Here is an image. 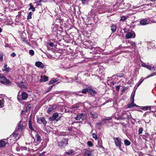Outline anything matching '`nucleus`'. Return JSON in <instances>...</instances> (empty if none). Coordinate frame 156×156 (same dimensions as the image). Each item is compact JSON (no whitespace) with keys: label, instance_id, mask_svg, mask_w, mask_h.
Here are the masks:
<instances>
[{"label":"nucleus","instance_id":"obj_1","mask_svg":"<svg viewBox=\"0 0 156 156\" xmlns=\"http://www.w3.org/2000/svg\"><path fill=\"white\" fill-rule=\"evenodd\" d=\"M112 118H114L116 119H129L132 118V116L130 113L127 111H124L122 112L120 115L118 117L116 116L112 117Z\"/></svg>","mask_w":156,"mask_h":156},{"label":"nucleus","instance_id":"obj_2","mask_svg":"<svg viewBox=\"0 0 156 156\" xmlns=\"http://www.w3.org/2000/svg\"><path fill=\"white\" fill-rule=\"evenodd\" d=\"M68 140L67 138H65L58 142V144L59 147L60 149H63L68 144Z\"/></svg>","mask_w":156,"mask_h":156},{"label":"nucleus","instance_id":"obj_3","mask_svg":"<svg viewBox=\"0 0 156 156\" xmlns=\"http://www.w3.org/2000/svg\"><path fill=\"white\" fill-rule=\"evenodd\" d=\"M113 140L115 142V146L118 147L119 149L121 150H122L121 147V139L119 137H114Z\"/></svg>","mask_w":156,"mask_h":156},{"label":"nucleus","instance_id":"obj_4","mask_svg":"<svg viewBox=\"0 0 156 156\" xmlns=\"http://www.w3.org/2000/svg\"><path fill=\"white\" fill-rule=\"evenodd\" d=\"M0 81L2 83L5 85H7L10 83L9 80H8L2 74H0Z\"/></svg>","mask_w":156,"mask_h":156},{"label":"nucleus","instance_id":"obj_5","mask_svg":"<svg viewBox=\"0 0 156 156\" xmlns=\"http://www.w3.org/2000/svg\"><path fill=\"white\" fill-rule=\"evenodd\" d=\"M37 121L39 124H43L44 126H46L47 123V122L44 117H38Z\"/></svg>","mask_w":156,"mask_h":156},{"label":"nucleus","instance_id":"obj_6","mask_svg":"<svg viewBox=\"0 0 156 156\" xmlns=\"http://www.w3.org/2000/svg\"><path fill=\"white\" fill-rule=\"evenodd\" d=\"M136 34L133 31L131 32H128L126 34L125 37L126 39H129L130 38H134L135 37Z\"/></svg>","mask_w":156,"mask_h":156},{"label":"nucleus","instance_id":"obj_7","mask_svg":"<svg viewBox=\"0 0 156 156\" xmlns=\"http://www.w3.org/2000/svg\"><path fill=\"white\" fill-rule=\"evenodd\" d=\"M24 129V126L23 124V122L20 121L17 124V128H16L18 131H21Z\"/></svg>","mask_w":156,"mask_h":156},{"label":"nucleus","instance_id":"obj_8","mask_svg":"<svg viewBox=\"0 0 156 156\" xmlns=\"http://www.w3.org/2000/svg\"><path fill=\"white\" fill-rule=\"evenodd\" d=\"M133 97H131L130 100L131 101V103L130 104H129L128 105V108H131L132 107H138V106L136 104L134 103V97H133V95H132Z\"/></svg>","mask_w":156,"mask_h":156},{"label":"nucleus","instance_id":"obj_9","mask_svg":"<svg viewBox=\"0 0 156 156\" xmlns=\"http://www.w3.org/2000/svg\"><path fill=\"white\" fill-rule=\"evenodd\" d=\"M85 118V115L83 113L78 114L76 117L75 118L76 120H80L82 119L83 120Z\"/></svg>","mask_w":156,"mask_h":156},{"label":"nucleus","instance_id":"obj_10","mask_svg":"<svg viewBox=\"0 0 156 156\" xmlns=\"http://www.w3.org/2000/svg\"><path fill=\"white\" fill-rule=\"evenodd\" d=\"M150 23V20L147 19H142L140 22V24L141 25H145Z\"/></svg>","mask_w":156,"mask_h":156},{"label":"nucleus","instance_id":"obj_11","mask_svg":"<svg viewBox=\"0 0 156 156\" xmlns=\"http://www.w3.org/2000/svg\"><path fill=\"white\" fill-rule=\"evenodd\" d=\"M88 92L89 94L93 96H94L97 94L95 90H93L90 87H88Z\"/></svg>","mask_w":156,"mask_h":156},{"label":"nucleus","instance_id":"obj_12","mask_svg":"<svg viewBox=\"0 0 156 156\" xmlns=\"http://www.w3.org/2000/svg\"><path fill=\"white\" fill-rule=\"evenodd\" d=\"M35 65L37 67L41 69H43L44 67V64L41 62L39 61L36 62Z\"/></svg>","mask_w":156,"mask_h":156},{"label":"nucleus","instance_id":"obj_13","mask_svg":"<svg viewBox=\"0 0 156 156\" xmlns=\"http://www.w3.org/2000/svg\"><path fill=\"white\" fill-rule=\"evenodd\" d=\"M21 99L23 100L27 99L28 97V94L25 92H23L21 94Z\"/></svg>","mask_w":156,"mask_h":156},{"label":"nucleus","instance_id":"obj_14","mask_svg":"<svg viewBox=\"0 0 156 156\" xmlns=\"http://www.w3.org/2000/svg\"><path fill=\"white\" fill-rule=\"evenodd\" d=\"M48 78L47 76H41V78L40 80V82H45L48 81Z\"/></svg>","mask_w":156,"mask_h":156},{"label":"nucleus","instance_id":"obj_15","mask_svg":"<svg viewBox=\"0 0 156 156\" xmlns=\"http://www.w3.org/2000/svg\"><path fill=\"white\" fill-rule=\"evenodd\" d=\"M90 114L92 116V118L93 119H96L98 117V114L95 112H90Z\"/></svg>","mask_w":156,"mask_h":156},{"label":"nucleus","instance_id":"obj_16","mask_svg":"<svg viewBox=\"0 0 156 156\" xmlns=\"http://www.w3.org/2000/svg\"><path fill=\"white\" fill-rule=\"evenodd\" d=\"M31 105L30 103H27L25 105V107L26 108V111L28 112L30 111V109L31 108Z\"/></svg>","mask_w":156,"mask_h":156},{"label":"nucleus","instance_id":"obj_17","mask_svg":"<svg viewBox=\"0 0 156 156\" xmlns=\"http://www.w3.org/2000/svg\"><path fill=\"white\" fill-rule=\"evenodd\" d=\"M35 137L36 138L37 141L40 143L42 140L41 136L38 133H37Z\"/></svg>","mask_w":156,"mask_h":156},{"label":"nucleus","instance_id":"obj_18","mask_svg":"<svg viewBox=\"0 0 156 156\" xmlns=\"http://www.w3.org/2000/svg\"><path fill=\"white\" fill-rule=\"evenodd\" d=\"M7 65L6 64H5L4 66V69H3L2 70L3 71H5L6 72H9L10 70V68L9 67H7Z\"/></svg>","mask_w":156,"mask_h":156},{"label":"nucleus","instance_id":"obj_19","mask_svg":"<svg viewBox=\"0 0 156 156\" xmlns=\"http://www.w3.org/2000/svg\"><path fill=\"white\" fill-rule=\"evenodd\" d=\"M111 30L112 31V33H114L116 29V26L114 24H112L111 26Z\"/></svg>","mask_w":156,"mask_h":156},{"label":"nucleus","instance_id":"obj_20","mask_svg":"<svg viewBox=\"0 0 156 156\" xmlns=\"http://www.w3.org/2000/svg\"><path fill=\"white\" fill-rule=\"evenodd\" d=\"M58 80L57 79V78L52 79L50 81L48 84V85L52 84L57 82Z\"/></svg>","mask_w":156,"mask_h":156},{"label":"nucleus","instance_id":"obj_21","mask_svg":"<svg viewBox=\"0 0 156 156\" xmlns=\"http://www.w3.org/2000/svg\"><path fill=\"white\" fill-rule=\"evenodd\" d=\"M19 132L16 129L15 131L11 135V136H12L13 137H14L15 138L18 135Z\"/></svg>","mask_w":156,"mask_h":156},{"label":"nucleus","instance_id":"obj_22","mask_svg":"<svg viewBox=\"0 0 156 156\" xmlns=\"http://www.w3.org/2000/svg\"><path fill=\"white\" fill-rule=\"evenodd\" d=\"M84 156H92L90 151L89 150L86 151Z\"/></svg>","mask_w":156,"mask_h":156},{"label":"nucleus","instance_id":"obj_23","mask_svg":"<svg viewBox=\"0 0 156 156\" xmlns=\"http://www.w3.org/2000/svg\"><path fill=\"white\" fill-rule=\"evenodd\" d=\"M4 101L2 98H0V108H2L4 106Z\"/></svg>","mask_w":156,"mask_h":156},{"label":"nucleus","instance_id":"obj_24","mask_svg":"<svg viewBox=\"0 0 156 156\" xmlns=\"http://www.w3.org/2000/svg\"><path fill=\"white\" fill-rule=\"evenodd\" d=\"M28 126L29 128L31 130H34V129L32 127L31 122V119H30L28 123Z\"/></svg>","mask_w":156,"mask_h":156},{"label":"nucleus","instance_id":"obj_25","mask_svg":"<svg viewBox=\"0 0 156 156\" xmlns=\"http://www.w3.org/2000/svg\"><path fill=\"white\" fill-rule=\"evenodd\" d=\"M151 108L150 106H143L141 107V109L142 110H150L151 109Z\"/></svg>","mask_w":156,"mask_h":156},{"label":"nucleus","instance_id":"obj_26","mask_svg":"<svg viewBox=\"0 0 156 156\" xmlns=\"http://www.w3.org/2000/svg\"><path fill=\"white\" fill-rule=\"evenodd\" d=\"M6 145V143L3 140H1L0 141V147H3Z\"/></svg>","mask_w":156,"mask_h":156},{"label":"nucleus","instance_id":"obj_27","mask_svg":"<svg viewBox=\"0 0 156 156\" xmlns=\"http://www.w3.org/2000/svg\"><path fill=\"white\" fill-rule=\"evenodd\" d=\"M74 152V151L73 150L70 149L68 150L67 152H66V154L68 155L72 154Z\"/></svg>","mask_w":156,"mask_h":156},{"label":"nucleus","instance_id":"obj_28","mask_svg":"<svg viewBox=\"0 0 156 156\" xmlns=\"http://www.w3.org/2000/svg\"><path fill=\"white\" fill-rule=\"evenodd\" d=\"M53 109H54L53 106L51 105L48 108L47 112L48 113H49L50 112H52L53 110Z\"/></svg>","mask_w":156,"mask_h":156},{"label":"nucleus","instance_id":"obj_29","mask_svg":"<svg viewBox=\"0 0 156 156\" xmlns=\"http://www.w3.org/2000/svg\"><path fill=\"white\" fill-rule=\"evenodd\" d=\"M88 87L83 89L82 90L81 92H82V93L83 94H86L87 92H88Z\"/></svg>","mask_w":156,"mask_h":156},{"label":"nucleus","instance_id":"obj_30","mask_svg":"<svg viewBox=\"0 0 156 156\" xmlns=\"http://www.w3.org/2000/svg\"><path fill=\"white\" fill-rule=\"evenodd\" d=\"M30 6V8H29V10L31 9L32 11V12H34L35 11V8L33 6V5L31 3H30L29 5Z\"/></svg>","mask_w":156,"mask_h":156},{"label":"nucleus","instance_id":"obj_31","mask_svg":"<svg viewBox=\"0 0 156 156\" xmlns=\"http://www.w3.org/2000/svg\"><path fill=\"white\" fill-rule=\"evenodd\" d=\"M137 87H134L133 89V91L131 94V97H133L132 95H133V97H134L136 91V90L137 89Z\"/></svg>","mask_w":156,"mask_h":156},{"label":"nucleus","instance_id":"obj_32","mask_svg":"<svg viewBox=\"0 0 156 156\" xmlns=\"http://www.w3.org/2000/svg\"><path fill=\"white\" fill-rule=\"evenodd\" d=\"M124 143L126 146H129L130 144V142L127 140H125Z\"/></svg>","mask_w":156,"mask_h":156},{"label":"nucleus","instance_id":"obj_33","mask_svg":"<svg viewBox=\"0 0 156 156\" xmlns=\"http://www.w3.org/2000/svg\"><path fill=\"white\" fill-rule=\"evenodd\" d=\"M58 113L57 112H55L52 115V116L55 119H56V118H58Z\"/></svg>","mask_w":156,"mask_h":156},{"label":"nucleus","instance_id":"obj_34","mask_svg":"<svg viewBox=\"0 0 156 156\" xmlns=\"http://www.w3.org/2000/svg\"><path fill=\"white\" fill-rule=\"evenodd\" d=\"M98 145L99 147H102V141L101 140H98Z\"/></svg>","mask_w":156,"mask_h":156},{"label":"nucleus","instance_id":"obj_35","mask_svg":"<svg viewBox=\"0 0 156 156\" xmlns=\"http://www.w3.org/2000/svg\"><path fill=\"white\" fill-rule=\"evenodd\" d=\"M115 76H116L119 77H121L123 76V74L122 73H118L115 75H114L112 77H114Z\"/></svg>","mask_w":156,"mask_h":156},{"label":"nucleus","instance_id":"obj_36","mask_svg":"<svg viewBox=\"0 0 156 156\" xmlns=\"http://www.w3.org/2000/svg\"><path fill=\"white\" fill-rule=\"evenodd\" d=\"M144 79L143 78H142L139 80V82L137 83V87H139L141 84L142 83V82L144 80Z\"/></svg>","mask_w":156,"mask_h":156},{"label":"nucleus","instance_id":"obj_37","mask_svg":"<svg viewBox=\"0 0 156 156\" xmlns=\"http://www.w3.org/2000/svg\"><path fill=\"white\" fill-rule=\"evenodd\" d=\"M19 86L21 88H25L26 87L25 84L23 83H21L19 84Z\"/></svg>","mask_w":156,"mask_h":156},{"label":"nucleus","instance_id":"obj_38","mask_svg":"<svg viewBox=\"0 0 156 156\" xmlns=\"http://www.w3.org/2000/svg\"><path fill=\"white\" fill-rule=\"evenodd\" d=\"M146 68L149 70H152L153 69H154V66H152L151 65H148V66H147Z\"/></svg>","mask_w":156,"mask_h":156},{"label":"nucleus","instance_id":"obj_39","mask_svg":"<svg viewBox=\"0 0 156 156\" xmlns=\"http://www.w3.org/2000/svg\"><path fill=\"white\" fill-rule=\"evenodd\" d=\"M3 61V54L2 53L0 52V62H2Z\"/></svg>","mask_w":156,"mask_h":156},{"label":"nucleus","instance_id":"obj_40","mask_svg":"<svg viewBox=\"0 0 156 156\" xmlns=\"http://www.w3.org/2000/svg\"><path fill=\"white\" fill-rule=\"evenodd\" d=\"M32 13L31 12H29L28 16L27 17V19H31L32 18Z\"/></svg>","mask_w":156,"mask_h":156},{"label":"nucleus","instance_id":"obj_41","mask_svg":"<svg viewBox=\"0 0 156 156\" xmlns=\"http://www.w3.org/2000/svg\"><path fill=\"white\" fill-rule=\"evenodd\" d=\"M129 43L131 44V46L135 48L136 47V44H135V42L131 41H130V42Z\"/></svg>","mask_w":156,"mask_h":156},{"label":"nucleus","instance_id":"obj_42","mask_svg":"<svg viewBox=\"0 0 156 156\" xmlns=\"http://www.w3.org/2000/svg\"><path fill=\"white\" fill-rule=\"evenodd\" d=\"M29 54L32 56H33L34 55V51L32 50H30L29 51Z\"/></svg>","mask_w":156,"mask_h":156},{"label":"nucleus","instance_id":"obj_43","mask_svg":"<svg viewBox=\"0 0 156 156\" xmlns=\"http://www.w3.org/2000/svg\"><path fill=\"white\" fill-rule=\"evenodd\" d=\"M143 129L142 127L140 128L138 130V134H140L142 133Z\"/></svg>","mask_w":156,"mask_h":156},{"label":"nucleus","instance_id":"obj_44","mask_svg":"<svg viewBox=\"0 0 156 156\" xmlns=\"http://www.w3.org/2000/svg\"><path fill=\"white\" fill-rule=\"evenodd\" d=\"M102 125V122H97L96 124V127H99Z\"/></svg>","mask_w":156,"mask_h":156},{"label":"nucleus","instance_id":"obj_45","mask_svg":"<svg viewBox=\"0 0 156 156\" xmlns=\"http://www.w3.org/2000/svg\"><path fill=\"white\" fill-rule=\"evenodd\" d=\"M92 137L95 140H97L98 139L97 135L95 133H93L92 134Z\"/></svg>","mask_w":156,"mask_h":156},{"label":"nucleus","instance_id":"obj_46","mask_svg":"<svg viewBox=\"0 0 156 156\" xmlns=\"http://www.w3.org/2000/svg\"><path fill=\"white\" fill-rule=\"evenodd\" d=\"M87 144L89 147H92L93 145L92 142L90 141H88L87 142Z\"/></svg>","mask_w":156,"mask_h":156},{"label":"nucleus","instance_id":"obj_47","mask_svg":"<svg viewBox=\"0 0 156 156\" xmlns=\"http://www.w3.org/2000/svg\"><path fill=\"white\" fill-rule=\"evenodd\" d=\"M54 85H53L52 86H51L49 87L48 88L47 91V92H48L50 91L52 88L53 87V86Z\"/></svg>","mask_w":156,"mask_h":156},{"label":"nucleus","instance_id":"obj_48","mask_svg":"<svg viewBox=\"0 0 156 156\" xmlns=\"http://www.w3.org/2000/svg\"><path fill=\"white\" fill-rule=\"evenodd\" d=\"M127 19V18L125 16H122L121 17V20L124 21Z\"/></svg>","mask_w":156,"mask_h":156},{"label":"nucleus","instance_id":"obj_49","mask_svg":"<svg viewBox=\"0 0 156 156\" xmlns=\"http://www.w3.org/2000/svg\"><path fill=\"white\" fill-rule=\"evenodd\" d=\"M62 117V114L61 113H59L58 114V118L57 119H56V120L57 121L58 120H59Z\"/></svg>","mask_w":156,"mask_h":156},{"label":"nucleus","instance_id":"obj_50","mask_svg":"<svg viewBox=\"0 0 156 156\" xmlns=\"http://www.w3.org/2000/svg\"><path fill=\"white\" fill-rule=\"evenodd\" d=\"M20 92H19L17 95V99L19 101L21 100V98H20Z\"/></svg>","mask_w":156,"mask_h":156},{"label":"nucleus","instance_id":"obj_51","mask_svg":"<svg viewBox=\"0 0 156 156\" xmlns=\"http://www.w3.org/2000/svg\"><path fill=\"white\" fill-rule=\"evenodd\" d=\"M155 74H154V73H152L151 74H150V75H149V76H147V78H149V77H151V76H153L154 75H155Z\"/></svg>","mask_w":156,"mask_h":156},{"label":"nucleus","instance_id":"obj_52","mask_svg":"<svg viewBox=\"0 0 156 156\" xmlns=\"http://www.w3.org/2000/svg\"><path fill=\"white\" fill-rule=\"evenodd\" d=\"M55 120V119L53 116L49 118V120L50 121H52Z\"/></svg>","mask_w":156,"mask_h":156},{"label":"nucleus","instance_id":"obj_53","mask_svg":"<svg viewBox=\"0 0 156 156\" xmlns=\"http://www.w3.org/2000/svg\"><path fill=\"white\" fill-rule=\"evenodd\" d=\"M120 87V85L117 86L116 87V89L118 91H119V90Z\"/></svg>","mask_w":156,"mask_h":156},{"label":"nucleus","instance_id":"obj_54","mask_svg":"<svg viewBox=\"0 0 156 156\" xmlns=\"http://www.w3.org/2000/svg\"><path fill=\"white\" fill-rule=\"evenodd\" d=\"M147 65H146L144 63H143L142 64V66L146 68Z\"/></svg>","mask_w":156,"mask_h":156},{"label":"nucleus","instance_id":"obj_55","mask_svg":"<svg viewBox=\"0 0 156 156\" xmlns=\"http://www.w3.org/2000/svg\"><path fill=\"white\" fill-rule=\"evenodd\" d=\"M54 45V44L53 43L51 42L49 44V45L51 47H52Z\"/></svg>","mask_w":156,"mask_h":156},{"label":"nucleus","instance_id":"obj_56","mask_svg":"<svg viewBox=\"0 0 156 156\" xmlns=\"http://www.w3.org/2000/svg\"><path fill=\"white\" fill-rule=\"evenodd\" d=\"M16 55V54L13 52V53H12L11 54V56H12V57H14Z\"/></svg>","mask_w":156,"mask_h":156},{"label":"nucleus","instance_id":"obj_57","mask_svg":"<svg viewBox=\"0 0 156 156\" xmlns=\"http://www.w3.org/2000/svg\"><path fill=\"white\" fill-rule=\"evenodd\" d=\"M79 106H73L72 107V109H73V108H79Z\"/></svg>","mask_w":156,"mask_h":156},{"label":"nucleus","instance_id":"obj_58","mask_svg":"<svg viewBox=\"0 0 156 156\" xmlns=\"http://www.w3.org/2000/svg\"><path fill=\"white\" fill-rule=\"evenodd\" d=\"M112 118L111 117H108L107 118H106L105 119L106 120H108L110 119H112Z\"/></svg>","mask_w":156,"mask_h":156},{"label":"nucleus","instance_id":"obj_59","mask_svg":"<svg viewBox=\"0 0 156 156\" xmlns=\"http://www.w3.org/2000/svg\"><path fill=\"white\" fill-rule=\"evenodd\" d=\"M80 0L82 2V3H83V2H85V1H87L88 0Z\"/></svg>","mask_w":156,"mask_h":156},{"label":"nucleus","instance_id":"obj_60","mask_svg":"<svg viewBox=\"0 0 156 156\" xmlns=\"http://www.w3.org/2000/svg\"><path fill=\"white\" fill-rule=\"evenodd\" d=\"M124 31L125 32H127V30L126 28H124Z\"/></svg>","mask_w":156,"mask_h":156},{"label":"nucleus","instance_id":"obj_61","mask_svg":"<svg viewBox=\"0 0 156 156\" xmlns=\"http://www.w3.org/2000/svg\"><path fill=\"white\" fill-rule=\"evenodd\" d=\"M111 85L113 86L115 84V83L113 82H111Z\"/></svg>","mask_w":156,"mask_h":156},{"label":"nucleus","instance_id":"obj_62","mask_svg":"<svg viewBox=\"0 0 156 156\" xmlns=\"http://www.w3.org/2000/svg\"><path fill=\"white\" fill-rule=\"evenodd\" d=\"M9 45L8 44H6L5 45V46L6 47H9Z\"/></svg>","mask_w":156,"mask_h":156},{"label":"nucleus","instance_id":"obj_63","mask_svg":"<svg viewBox=\"0 0 156 156\" xmlns=\"http://www.w3.org/2000/svg\"><path fill=\"white\" fill-rule=\"evenodd\" d=\"M42 0H37V2H41Z\"/></svg>","mask_w":156,"mask_h":156},{"label":"nucleus","instance_id":"obj_64","mask_svg":"<svg viewBox=\"0 0 156 156\" xmlns=\"http://www.w3.org/2000/svg\"><path fill=\"white\" fill-rule=\"evenodd\" d=\"M2 31V30L1 27H0V33Z\"/></svg>","mask_w":156,"mask_h":156}]
</instances>
